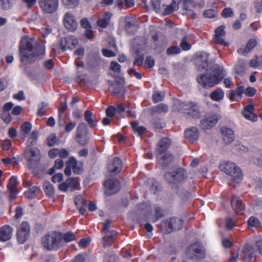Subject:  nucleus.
Masks as SVG:
<instances>
[{
    "label": "nucleus",
    "mask_w": 262,
    "mask_h": 262,
    "mask_svg": "<svg viewBox=\"0 0 262 262\" xmlns=\"http://www.w3.org/2000/svg\"><path fill=\"white\" fill-rule=\"evenodd\" d=\"M164 95L162 92L154 91L152 95V100L154 103L161 102L163 100Z\"/></svg>",
    "instance_id": "nucleus-48"
},
{
    "label": "nucleus",
    "mask_w": 262,
    "mask_h": 262,
    "mask_svg": "<svg viewBox=\"0 0 262 262\" xmlns=\"http://www.w3.org/2000/svg\"><path fill=\"white\" fill-rule=\"evenodd\" d=\"M32 126L30 122L26 121L24 123L20 126V131L23 133V135L26 137L30 132L32 129Z\"/></svg>",
    "instance_id": "nucleus-45"
},
{
    "label": "nucleus",
    "mask_w": 262,
    "mask_h": 262,
    "mask_svg": "<svg viewBox=\"0 0 262 262\" xmlns=\"http://www.w3.org/2000/svg\"><path fill=\"white\" fill-rule=\"evenodd\" d=\"M254 111L253 105L249 104L244 107L242 114L246 119L254 122L257 120V117L254 113Z\"/></svg>",
    "instance_id": "nucleus-29"
},
{
    "label": "nucleus",
    "mask_w": 262,
    "mask_h": 262,
    "mask_svg": "<svg viewBox=\"0 0 262 262\" xmlns=\"http://www.w3.org/2000/svg\"><path fill=\"white\" fill-rule=\"evenodd\" d=\"M136 56L133 61V64L135 66L141 67L144 60V54L141 53L140 51L137 50L135 52Z\"/></svg>",
    "instance_id": "nucleus-42"
},
{
    "label": "nucleus",
    "mask_w": 262,
    "mask_h": 262,
    "mask_svg": "<svg viewBox=\"0 0 262 262\" xmlns=\"http://www.w3.org/2000/svg\"><path fill=\"white\" fill-rule=\"evenodd\" d=\"M225 27L224 25L220 26L217 27L215 30V34L214 35V39L215 42L216 43L227 46L228 45V42H226L224 39V37L226 35V32L225 31Z\"/></svg>",
    "instance_id": "nucleus-27"
},
{
    "label": "nucleus",
    "mask_w": 262,
    "mask_h": 262,
    "mask_svg": "<svg viewBox=\"0 0 262 262\" xmlns=\"http://www.w3.org/2000/svg\"><path fill=\"white\" fill-rule=\"evenodd\" d=\"M187 178V172L183 168L168 170L165 171V179L168 183L177 184L184 182Z\"/></svg>",
    "instance_id": "nucleus-5"
},
{
    "label": "nucleus",
    "mask_w": 262,
    "mask_h": 262,
    "mask_svg": "<svg viewBox=\"0 0 262 262\" xmlns=\"http://www.w3.org/2000/svg\"><path fill=\"white\" fill-rule=\"evenodd\" d=\"M224 96V93L222 89L219 88L214 91L210 95L211 99L214 101H220L222 100Z\"/></svg>",
    "instance_id": "nucleus-43"
},
{
    "label": "nucleus",
    "mask_w": 262,
    "mask_h": 262,
    "mask_svg": "<svg viewBox=\"0 0 262 262\" xmlns=\"http://www.w3.org/2000/svg\"><path fill=\"white\" fill-rule=\"evenodd\" d=\"M74 203L81 215L85 216L88 214L86 211L87 202L81 195H77L75 197Z\"/></svg>",
    "instance_id": "nucleus-22"
},
{
    "label": "nucleus",
    "mask_w": 262,
    "mask_h": 262,
    "mask_svg": "<svg viewBox=\"0 0 262 262\" xmlns=\"http://www.w3.org/2000/svg\"><path fill=\"white\" fill-rule=\"evenodd\" d=\"M39 191V188L38 186H34L25 191V196L27 199H33L37 195Z\"/></svg>",
    "instance_id": "nucleus-40"
},
{
    "label": "nucleus",
    "mask_w": 262,
    "mask_h": 262,
    "mask_svg": "<svg viewBox=\"0 0 262 262\" xmlns=\"http://www.w3.org/2000/svg\"><path fill=\"white\" fill-rule=\"evenodd\" d=\"M137 28L138 24L135 19L130 18L125 20V29L128 34H135Z\"/></svg>",
    "instance_id": "nucleus-31"
},
{
    "label": "nucleus",
    "mask_w": 262,
    "mask_h": 262,
    "mask_svg": "<svg viewBox=\"0 0 262 262\" xmlns=\"http://www.w3.org/2000/svg\"><path fill=\"white\" fill-rule=\"evenodd\" d=\"M106 115L110 118L114 117L116 113V107L113 105H109L107 106L105 111Z\"/></svg>",
    "instance_id": "nucleus-61"
},
{
    "label": "nucleus",
    "mask_w": 262,
    "mask_h": 262,
    "mask_svg": "<svg viewBox=\"0 0 262 262\" xmlns=\"http://www.w3.org/2000/svg\"><path fill=\"white\" fill-rule=\"evenodd\" d=\"M79 182L76 178H70L58 185V189L62 192H66L69 190L74 191L79 189Z\"/></svg>",
    "instance_id": "nucleus-13"
},
{
    "label": "nucleus",
    "mask_w": 262,
    "mask_h": 262,
    "mask_svg": "<svg viewBox=\"0 0 262 262\" xmlns=\"http://www.w3.org/2000/svg\"><path fill=\"white\" fill-rule=\"evenodd\" d=\"M221 131L223 136V141L225 144H229L233 142L235 136L234 132L231 129L227 127H222Z\"/></svg>",
    "instance_id": "nucleus-30"
},
{
    "label": "nucleus",
    "mask_w": 262,
    "mask_h": 262,
    "mask_svg": "<svg viewBox=\"0 0 262 262\" xmlns=\"http://www.w3.org/2000/svg\"><path fill=\"white\" fill-rule=\"evenodd\" d=\"M60 234L62 247L64 246V243H69L74 241L75 239V235L72 231H68L64 234L60 232Z\"/></svg>",
    "instance_id": "nucleus-38"
},
{
    "label": "nucleus",
    "mask_w": 262,
    "mask_h": 262,
    "mask_svg": "<svg viewBox=\"0 0 262 262\" xmlns=\"http://www.w3.org/2000/svg\"><path fill=\"white\" fill-rule=\"evenodd\" d=\"M93 113L89 110H86L84 115V119L88 123L91 128L95 127L97 125V121L93 119Z\"/></svg>",
    "instance_id": "nucleus-41"
},
{
    "label": "nucleus",
    "mask_w": 262,
    "mask_h": 262,
    "mask_svg": "<svg viewBox=\"0 0 262 262\" xmlns=\"http://www.w3.org/2000/svg\"><path fill=\"white\" fill-rule=\"evenodd\" d=\"M222 16L225 18L232 17L234 15V12L230 8H224L222 12Z\"/></svg>",
    "instance_id": "nucleus-63"
},
{
    "label": "nucleus",
    "mask_w": 262,
    "mask_h": 262,
    "mask_svg": "<svg viewBox=\"0 0 262 262\" xmlns=\"http://www.w3.org/2000/svg\"><path fill=\"white\" fill-rule=\"evenodd\" d=\"M181 49L184 51H188L191 49V46L188 42V37L184 36L180 43Z\"/></svg>",
    "instance_id": "nucleus-46"
},
{
    "label": "nucleus",
    "mask_w": 262,
    "mask_h": 262,
    "mask_svg": "<svg viewBox=\"0 0 262 262\" xmlns=\"http://www.w3.org/2000/svg\"><path fill=\"white\" fill-rule=\"evenodd\" d=\"M57 142V139L55 134H51L47 139V144L49 146H54Z\"/></svg>",
    "instance_id": "nucleus-57"
},
{
    "label": "nucleus",
    "mask_w": 262,
    "mask_h": 262,
    "mask_svg": "<svg viewBox=\"0 0 262 262\" xmlns=\"http://www.w3.org/2000/svg\"><path fill=\"white\" fill-rule=\"evenodd\" d=\"M39 7L47 14L54 13L59 7V0H39Z\"/></svg>",
    "instance_id": "nucleus-11"
},
{
    "label": "nucleus",
    "mask_w": 262,
    "mask_h": 262,
    "mask_svg": "<svg viewBox=\"0 0 262 262\" xmlns=\"http://www.w3.org/2000/svg\"><path fill=\"white\" fill-rule=\"evenodd\" d=\"M80 23L81 27L84 29H92V25L87 18H82Z\"/></svg>",
    "instance_id": "nucleus-64"
},
{
    "label": "nucleus",
    "mask_w": 262,
    "mask_h": 262,
    "mask_svg": "<svg viewBox=\"0 0 262 262\" xmlns=\"http://www.w3.org/2000/svg\"><path fill=\"white\" fill-rule=\"evenodd\" d=\"M186 257L193 261H200L205 257V252L199 243L190 245L186 250Z\"/></svg>",
    "instance_id": "nucleus-7"
},
{
    "label": "nucleus",
    "mask_w": 262,
    "mask_h": 262,
    "mask_svg": "<svg viewBox=\"0 0 262 262\" xmlns=\"http://www.w3.org/2000/svg\"><path fill=\"white\" fill-rule=\"evenodd\" d=\"M88 129L84 123H80L77 127L76 132V140L80 145H85L88 142L86 136Z\"/></svg>",
    "instance_id": "nucleus-17"
},
{
    "label": "nucleus",
    "mask_w": 262,
    "mask_h": 262,
    "mask_svg": "<svg viewBox=\"0 0 262 262\" xmlns=\"http://www.w3.org/2000/svg\"><path fill=\"white\" fill-rule=\"evenodd\" d=\"M25 159L31 166L37 165L40 160V152L37 147H27L24 151Z\"/></svg>",
    "instance_id": "nucleus-9"
},
{
    "label": "nucleus",
    "mask_w": 262,
    "mask_h": 262,
    "mask_svg": "<svg viewBox=\"0 0 262 262\" xmlns=\"http://www.w3.org/2000/svg\"><path fill=\"white\" fill-rule=\"evenodd\" d=\"M116 235L117 232L115 230H112L108 234L105 235L102 238L104 245L111 246L113 243V238Z\"/></svg>",
    "instance_id": "nucleus-39"
},
{
    "label": "nucleus",
    "mask_w": 262,
    "mask_h": 262,
    "mask_svg": "<svg viewBox=\"0 0 262 262\" xmlns=\"http://www.w3.org/2000/svg\"><path fill=\"white\" fill-rule=\"evenodd\" d=\"M61 2L68 8H74L79 4V0H61Z\"/></svg>",
    "instance_id": "nucleus-50"
},
{
    "label": "nucleus",
    "mask_w": 262,
    "mask_h": 262,
    "mask_svg": "<svg viewBox=\"0 0 262 262\" xmlns=\"http://www.w3.org/2000/svg\"><path fill=\"white\" fill-rule=\"evenodd\" d=\"M155 154L158 164L163 168L164 167V138H162L158 142Z\"/></svg>",
    "instance_id": "nucleus-19"
},
{
    "label": "nucleus",
    "mask_w": 262,
    "mask_h": 262,
    "mask_svg": "<svg viewBox=\"0 0 262 262\" xmlns=\"http://www.w3.org/2000/svg\"><path fill=\"white\" fill-rule=\"evenodd\" d=\"M150 34L151 35L152 40L155 43V46L158 47L159 43L158 42L161 36V33L159 32L157 30H152L150 31Z\"/></svg>",
    "instance_id": "nucleus-55"
},
{
    "label": "nucleus",
    "mask_w": 262,
    "mask_h": 262,
    "mask_svg": "<svg viewBox=\"0 0 262 262\" xmlns=\"http://www.w3.org/2000/svg\"><path fill=\"white\" fill-rule=\"evenodd\" d=\"M72 169L74 173L76 174H80L83 170L82 162H78L76 158L72 156L70 157L66 162V167L64 171V174L67 176H71Z\"/></svg>",
    "instance_id": "nucleus-8"
},
{
    "label": "nucleus",
    "mask_w": 262,
    "mask_h": 262,
    "mask_svg": "<svg viewBox=\"0 0 262 262\" xmlns=\"http://www.w3.org/2000/svg\"><path fill=\"white\" fill-rule=\"evenodd\" d=\"M152 124L155 129L157 130L163 128L161 119L159 117H152Z\"/></svg>",
    "instance_id": "nucleus-53"
},
{
    "label": "nucleus",
    "mask_w": 262,
    "mask_h": 262,
    "mask_svg": "<svg viewBox=\"0 0 262 262\" xmlns=\"http://www.w3.org/2000/svg\"><path fill=\"white\" fill-rule=\"evenodd\" d=\"M246 62L243 59H238L234 66L235 73L238 75L245 73L246 70Z\"/></svg>",
    "instance_id": "nucleus-36"
},
{
    "label": "nucleus",
    "mask_w": 262,
    "mask_h": 262,
    "mask_svg": "<svg viewBox=\"0 0 262 262\" xmlns=\"http://www.w3.org/2000/svg\"><path fill=\"white\" fill-rule=\"evenodd\" d=\"M209 54L205 52L198 53L194 59V63L200 71H206L207 73L199 75L197 77L198 83L204 88H210L219 83L225 76L222 67L209 61Z\"/></svg>",
    "instance_id": "nucleus-1"
},
{
    "label": "nucleus",
    "mask_w": 262,
    "mask_h": 262,
    "mask_svg": "<svg viewBox=\"0 0 262 262\" xmlns=\"http://www.w3.org/2000/svg\"><path fill=\"white\" fill-rule=\"evenodd\" d=\"M149 112L152 117H159L164 112V103H161L157 105L151 106Z\"/></svg>",
    "instance_id": "nucleus-34"
},
{
    "label": "nucleus",
    "mask_w": 262,
    "mask_h": 262,
    "mask_svg": "<svg viewBox=\"0 0 262 262\" xmlns=\"http://www.w3.org/2000/svg\"><path fill=\"white\" fill-rule=\"evenodd\" d=\"M70 155L69 151L66 148H53L49 150L48 155L50 158L54 159L57 157H59L60 159H64L67 158Z\"/></svg>",
    "instance_id": "nucleus-21"
},
{
    "label": "nucleus",
    "mask_w": 262,
    "mask_h": 262,
    "mask_svg": "<svg viewBox=\"0 0 262 262\" xmlns=\"http://www.w3.org/2000/svg\"><path fill=\"white\" fill-rule=\"evenodd\" d=\"M185 137L191 143L196 141L200 137V133L197 127L191 126L185 129L184 131Z\"/></svg>",
    "instance_id": "nucleus-20"
},
{
    "label": "nucleus",
    "mask_w": 262,
    "mask_h": 262,
    "mask_svg": "<svg viewBox=\"0 0 262 262\" xmlns=\"http://www.w3.org/2000/svg\"><path fill=\"white\" fill-rule=\"evenodd\" d=\"M255 250L249 245H246L243 249L241 255L244 262H254L255 261Z\"/></svg>",
    "instance_id": "nucleus-18"
},
{
    "label": "nucleus",
    "mask_w": 262,
    "mask_h": 262,
    "mask_svg": "<svg viewBox=\"0 0 262 262\" xmlns=\"http://www.w3.org/2000/svg\"><path fill=\"white\" fill-rule=\"evenodd\" d=\"M49 104L48 103L43 102L38 106L37 116L42 117L45 115V112L48 110Z\"/></svg>",
    "instance_id": "nucleus-49"
},
{
    "label": "nucleus",
    "mask_w": 262,
    "mask_h": 262,
    "mask_svg": "<svg viewBox=\"0 0 262 262\" xmlns=\"http://www.w3.org/2000/svg\"><path fill=\"white\" fill-rule=\"evenodd\" d=\"M30 226L27 222H23L17 231V239L19 243L24 244L29 238Z\"/></svg>",
    "instance_id": "nucleus-12"
},
{
    "label": "nucleus",
    "mask_w": 262,
    "mask_h": 262,
    "mask_svg": "<svg viewBox=\"0 0 262 262\" xmlns=\"http://www.w3.org/2000/svg\"><path fill=\"white\" fill-rule=\"evenodd\" d=\"M0 118L6 124H9L12 121V117L9 112H3L0 115Z\"/></svg>",
    "instance_id": "nucleus-59"
},
{
    "label": "nucleus",
    "mask_w": 262,
    "mask_h": 262,
    "mask_svg": "<svg viewBox=\"0 0 262 262\" xmlns=\"http://www.w3.org/2000/svg\"><path fill=\"white\" fill-rule=\"evenodd\" d=\"M218 119L219 118L216 115L209 116L201 121L200 125L204 130L209 129L217 123Z\"/></svg>",
    "instance_id": "nucleus-25"
},
{
    "label": "nucleus",
    "mask_w": 262,
    "mask_h": 262,
    "mask_svg": "<svg viewBox=\"0 0 262 262\" xmlns=\"http://www.w3.org/2000/svg\"><path fill=\"white\" fill-rule=\"evenodd\" d=\"M63 23L66 28L69 31L73 32L77 30L78 24L75 16L70 12L64 14Z\"/></svg>",
    "instance_id": "nucleus-15"
},
{
    "label": "nucleus",
    "mask_w": 262,
    "mask_h": 262,
    "mask_svg": "<svg viewBox=\"0 0 262 262\" xmlns=\"http://www.w3.org/2000/svg\"><path fill=\"white\" fill-rule=\"evenodd\" d=\"M105 193L107 195H111L118 192L120 189V184L118 180L110 179L104 184Z\"/></svg>",
    "instance_id": "nucleus-16"
},
{
    "label": "nucleus",
    "mask_w": 262,
    "mask_h": 262,
    "mask_svg": "<svg viewBox=\"0 0 262 262\" xmlns=\"http://www.w3.org/2000/svg\"><path fill=\"white\" fill-rule=\"evenodd\" d=\"M112 14L110 12H105L102 18L97 20V25L101 28H106L110 23Z\"/></svg>",
    "instance_id": "nucleus-33"
},
{
    "label": "nucleus",
    "mask_w": 262,
    "mask_h": 262,
    "mask_svg": "<svg viewBox=\"0 0 262 262\" xmlns=\"http://www.w3.org/2000/svg\"><path fill=\"white\" fill-rule=\"evenodd\" d=\"M43 189L47 196L53 197L54 195V189L53 186L50 182H45L43 186Z\"/></svg>",
    "instance_id": "nucleus-44"
},
{
    "label": "nucleus",
    "mask_w": 262,
    "mask_h": 262,
    "mask_svg": "<svg viewBox=\"0 0 262 262\" xmlns=\"http://www.w3.org/2000/svg\"><path fill=\"white\" fill-rule=\"evenodd\" d=\"M60 232L52 231L48 233L41 238L43 247L49 251H56L62 247Z\"/></svg>",
    "instance_id": "nucleus-3"
},
{
    "label": "nucleus",
    "mask_w": 262,
    "mask_h": 262,
    "mask_svg": "<svg viewBox=\"0 0 262 262\" xmlns=\"http://www.w3.org/2000/svg\"><path fill=\"white\" fill-rule=\"evenodd\" d=\"M155 64V60L151 56H147L145 59L144 67L145 69L152 68Z\"/></svg>",
    "instance_id": "nucleus-54"
},
{
    "label": "nucleus",
    "mask_w": 262,
    "mask_h": 262,
    "mask_svg": "<svg viewBox=\"0 0 262 262\" xmlns=\"http://www.w3.org/2000/svg\"><path fill=\"white\" fill-rule=\"evenodd\" d=\"M182 0H172L170 5H167L165 8V15L173 13L179 8V5Z\"/></svg>",
    "instance_id": "nucleus-37"
},
{
    "label": "nucleus",
    "mask_w": 262,
    "mask_h": 262,
    "mask_svg": "<svg viewBox=\"0 0 262 262\" xmlns=\"http://www.w3.org/2000/svg\"><path fill=\"white\" fill-rule=\"evenodd\" d=\"M248 224L250 226L257 227L260 226V222L257 218L252 216L249 219Z\"/></svg>",
    "instance_id": "nucleus-60"
},
{
    "label": "nucleus",
    "mask_w": 262,
    "mask_h": 262,
    "mask_svg": "<svg viewBox=\"0 0 262 262\" xmlns=\"http://www.w3.org/2000/svg\"><path fill=\"white\" fill-rule=\"evenodd\" d=\"M130 126L134 134H137L138 136L142 137L145 134L146 128L143 126H139L136 121H133L130 123Z\"/></svg>",
    "instance_id": "nucleus-35"
},
{
    "label": "nucleus",
    "mask_w": 262,
    "mask_h": 262,
    "mask_svg": "<svg viewBox=\"0 0 262 262\" xmlns=\"http://www.w3.org/2000/svg\"><path fill=\"white\" fill-rule=\"evenodd\" d=\"M122 168V162L120 158L116 157L113 161L107 165V169L110 172L113 174L119 173Z\"/></svg>",
    "instance_id": "nucleus-24"
},
{
    "label": "nucleus",
    "mask_w": 262,
    "mask_h": 262,
    "mask_svg": "<svg viewBox=\"0 0 262 262\" xmlns=\"http://www.w3.org/2000/svg\"><path fill=\"white\" fill-rule=\"evenodd\" d=\"M176 166L174 156L169 151L165 150V171L172 170Z\"/></svg>",
    "instance_id": "nucleus-26"
},
{
    "label": "nucleus",
    "mask_w": 262,
    "mask_h": 262,
    "mask_svg": "<svg viewBox=\"0 0 262 262\" xmlns=\"http://www.w3.org/2000/svg\"><path fill=\"white\" fill-rule=\"evenodd\" d=\"M181 48L176 45L172 46L169 47L166 50L167 54L170 56H174L175 55L179 54L181 53Z\"/></svg>",
    "instance_id": "nucleus-47"
},
{
    "label": "nucleus",
    "mask_w": 262,
    "mask_h": 262,
    "mask_svg": "<svg viewBox=\"0 0 262 262\" xmlns=\"http://www.w3.org/2000/svg\"><path fill=\"white\" fill-rule=\"evenodd\" d=\"M13 228L10 225H4L0 228V241L6 242L9 240L12 235Z\"/></svg>",
    "instance_id": "nucleus-28"
},
{
    "label": "nucleus",
    "mask_w": 262,
    "mask_h": 262,
    "mask_svg": "<svg viewBox=\"0 0 262 262\" xmlns=\"http://www.w3.org/2000/svg\"><path fill=\"white\" fill-rule=\"evenodd\" d=\"M17 177L15 176H12L9 180L8 183L7 184L8 189H17Z\"/></svg>",
    "instance_id": "nucleus-51"
},
{
    "label": "nucleus",
    "mask_w": 262,
    "mask_h": 262,
    "mask_svg": "<svg viewBox=\"0 0 262 262\" xmlns=\"http://www.w3.org/2000/svg\"><path fill=\"white\" fill-rule=\"evenodd\" d=\"M78 43L77 38L74 35H70L60 39L59 46L62 52L67 49H73Z\"/></svg>",
    "instance_id": "nucleus-14"
},
{
    "label": "nucleus",
    "mask_w": 262,
    "mask_h": 262,
    "mask_svg": "<svg viewBox=\"0 0 262 262\" xmlns=\"http://www.w3.org/2000/svg\"><path fill=\"white\" fill-rule=\"evenodd\" d=\"M151 6L156 13H159L161 12V0H151Z\"/></svg>",
    "instance_id": "nucleus-58"
},
{
    "label": "nucleus",
    "mask_w": 262,
    "mask_h": 262,
    "mask_svg": "<svg viewBox=\"0 0 262 262\" xmlns=\"http://www.w3.org/2000/svg\"><path fill=\"white\" fill-rule=\"evenodd\" d=\"M257 45V39L256 38H251L248 41L246 47L244 48H240L237 52L239 54H244L249 53Z\"/></svg>",
    "instance_id": "nucleus-32"
},
{
    "label": "nucleus",
    "mask_w": 262,
    "mask_h": 262,
    "mask_svg": "<svg viewBox=\"0 0 262 262\" xmlns=\"http://www.w3.org/2000/svg\"><path fill=\"white\" fill-rule=\"evenodd\" d=\"M45 51V46L40 41L23 38L19 46L20 61L25 64H30L34 57L43 55Z\"/></svg>",
    "instance_id": "nucleus-2"
},
{
    "label": "nucleus",
    "mask_w": 262,
    "mask_h": 262,
    "mask_svg": "<svg viewBox=\"0 0 262 262\" xmlns=\"http://www.w3.org/2000/svg\"><path fill=\"white\" fill-rule=\"evenodd\" d=\"M173 106L176 110L185 113L190 117L196 119L200 117L199 107L194 102H183L179 99H175L173 101Z\"/></svg>",
    "instance_id": "nucleus-4"
},
{
    "label": "nucleus",
    "mask_w": 262,
    "mask_h": 262,
    "mask_svg": "<svg viewBox=\"0 0 262 262\" xmlns=\"http://www.w3.org/2000/svg\"><path fill=\"white\" fill-rule=\"evenodd\" d=\"M220 169L227 174L230 176L233 181L239 183L243 179L241 170L235 163L226 162L220 165Z\"/></svg>",
    "instance_id": "nucleus-6"
},
{
    "label": "nucleus",
    "mask_w": 262,
    "mask_h": 262,
    "mask_svg": "<svg viewBox=\"0 0 262 262\" xmlns=\"http://www.w3.org/2000/svg\"><path fill=\"white\" fill-rule=\"evenodd\" d=\"M101 62V58L99 55H95L92 57L89 62V66L93 68L99 66Z\"/></svg>",
    "instance_id": "nucleus-52"
},
{
    "label": "nucleus",
    "mask_w": 262,
    "mask_h": 262,
    "mask_svg": "<svg viewBox=\"0 0 262 262\" xmlns=\"http://www.w3.org/2000/svg\"><path fill=\"white\" fill-rule=\"evenodd\" d=\"M13 0H1V7L4 10L10 9L12 6Z\"/></svg>",
    "instance_id": "nucleus-62"
},
{
    "label": "nucleus",
    "mask_w": 262,
    "mask_h": 262,
    "mask_svg": "<svg viewBox=\"0 0 262 262\" xmlns=\"http://www.w3.org/2000/svg\"><path fill=\"white\" fill-rule=\"evenodd\" d=\"M231 204L232 209L236 214H243L244 213L245 207L242 200L238 196H233Z\"/></svg>",
    "instance_id": "nucleus-23"
},
{
    "label": "nucleus",
    "mask_w": 262,
    "mask_h": 262,
    "mask_svg": "<svg viewBox=\"0 0 262 262\" xmlns=\"http://www.w3.org/2000/svg\"><path fill=\"white\" fill-rule=\"evenodd\" d=\"M163 216V212L162 209L160 207H156L155 208V217L152 220L154 222L158 221L160 218Z\"/></svg>",
    "instance_id": "nucleus-56"
},
{
    "label": "nucleus",
    "mask_w": 262,
    "mask_h": 262,
    "mask_svg": "<svg viewBox=\"0 0 262 262\" xmlns=\"http://www.w3.org/2000/svg\"><path fill=\"white\" fill-rule=\"evenodd\" d=\"M184 221L179 217H171L165 222V233L181 230L183 227Z\"/></svg>",
    "instance_id": "nucleus-10"
}]
</instances>
